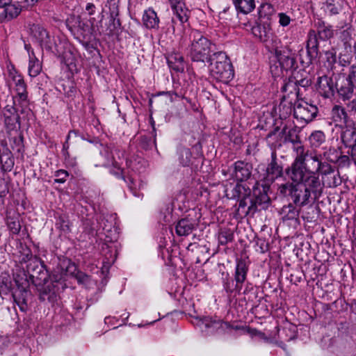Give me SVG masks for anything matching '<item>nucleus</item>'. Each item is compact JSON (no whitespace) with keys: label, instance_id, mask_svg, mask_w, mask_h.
Wrapping results in <instances>:
<instances>
[{"label":"nucleus","instance_id":"nucleus-47","mask_svg":"<svg viewBox=\"0 0 356 356\" xmlns=\"http://www.w3.org/2000/svg\"><path fill=\"white\" fill-rule=\"evenodd\" d=\"M352 60V56L349 54L339 53L338 56V63L342 67L348 66Z\"/></svg>","mask_w":356,"mask_h":356},{"label":"nucleus","instance_id":"nucleus-11","mask_svg":"<svg viewBox=\"0 0 356 356\" xmlns=\"http://www.w3.org/2000/svg\"><path fill=\"white\" fill-rule=\"evenodd\" d=\"M253 35L261 42L268 43L273 40V32L269 19H259L252 27Z\"/></svg>","mask_w":356,"mask_h":356},{"label":"nucleus","instance_id":"nucleus-53","mask_svg":"<svg viewBox=\"0 0 356 356\" xmlns=\"http://www.w3.org/2000/svg\"><path fill=\"white\" fill-rule=\"evenodd\" d=\"M279 23L282 26H286L290 24L291 18L286 14L280 13L278 14Z\"/></svg>","mask_w":356,"mask_h":356},{"label":"nucleus","instance_id":"nucleus-16","mask_svg":"<svg viewBox=\"0 0 356 356\" xmlns=\"http://www.w3.org/2000/svg\"><path fill=\"white\" fill-rule=\"evenodd\" d=\"M331 119L335 124V127L340 129L348 124H353V120L350 119L342 106L334 105L331 110Z\"/></svg>","mask_w":356,"mask_h":356},{"label":"nucleus","instance_id":"nucleus-57","mask_svg":"<svg viewBox=\"0 0 356 356\" xmlns=\"http://www.w3.org/2000/svg\"><path fill=\"white\" fill-rule=\"evenodd\" d=\"M110 17H118L119 15L118 6L114 2L109 7Z\"/></svg>","mask_w":356,"mask_h":356},{"label":"nucleus","instance_id":"nucleus-17","mask_svg":"<svg viewBox=\"0 0 356 356\" xmlns=\"http://www.w3.org/2000/svg\"><path fill=\"white\" fill-rule=\"evenodd\" d=\"M276 56L282 69L286 71L296 68V60L291 51L287 48L276 51Z\"/></svg>","mask_w":356,"mask_h":356},{"label":"nucleus","instance_id":"nucleus-39","mask_svg":"<svg viewBox=\"0 0 356 356\" xmlns=\"http://www.w3.org/2000/svg\"><path fill=\"white\" fill-rule=\"evenodd\" d=\"M122 29V24L120 19L118 17H110L109 25L106 29V34L108 36L119 35Z\"/></svg>","mask_w":356,"mask_h":356},{"label":"nucleus","instance_id":"nucleus-37","mask_svg":"<svg viewBox=\"0 0 356 356\" xmlns=\"http://www.w3.org/2000/svg\"><path fill=\"white\" fill-rule=\"evenodd\" d=\"M178 160L182 166H189L191 163L192 153L190 149L179 147L177 150Z\"/></svg>","mask_w":356,"mask_h":356},{"label":"nucleus","instance_id":"nucleus-1","mask_svg":"<svg viewBox=\"0 0 356 356\" xmlns=\"http://www.w3.org/2000/svg\"><path fill=\"white\" fill-rule=\"evenodd\" d=\"M321 159V154L314 151L305 149V148L299 149L293 163L285 170V172L293 174L296 180L306 178L310 185L316 186L317 184L321 183L316 173Z\"/></svg>","mask_w":356,"mask_h":356},{"label":"nucleus","instance_id":"nucleus-19","mask_svg":"<svg viewBox=\"0 0 356 356\" xmlns=\"http://www.w3.org/2000/svg\"><path fill=\"white\" fill-rule=\"evenodd\" d=\"M281 133L284 135V143H292V149L296 154L298 153L299 149L305 148L298 135V131L296 128L284 127Z\"/></svg>","mask_w":356,"mask_h":356},{"label":"nucleus","instance_id":"nucleus-41","mask_svg":"<svg viewBox=\"0 0 356 356\" xmlns=\"http://www.w3.org/2000/svg\"><path fill=\"white\" fill-rule=\"evenodd\" d=\"M309 139L312 146L318 147L325 141V136L321 131H315L311 134Z\"/></svg>","mask_w":356,"mask_h":356},{"label":"nucleus","instance_id":"nucleus-50","mask_svg":"<svg viewBox=\"0 0 356 356\" xmlns=\"http://www.w3.org/2000/svg\"><path fill=\"white\" fill-rule=\"evenodd\" d=\"M326 59L328 67H330L331 70L336 69L335 64L337 63L336 54L332 52H327Z\"/></svg>","mask_w":356,"mask_h":356},{"label":"nucleus","instance_id":"nucleus-62","mask_svg":"<svg viewBox=\"0 0 356 356\" xmlns=\"http://www.w3.org/2000/svg\"><path fill=\"white\" fill-rule=\"evenodd\" d=\"M278 131V127H276L273 131H270L266 136V140H269L273 136L275 135L276 132Z\"/></svg>","mask_w":356,"mask_h":356},{"label":"nucleus","instance_id":"nucleus-6","mask_svg":"<svg viewBox=\"0 0 356 356\" xmlns=\"http://www.w3.org/2000/svg\"><path fill=\"white\" fill-rule=\"evenodd\" d=\"M248 267L243 259H238L234 273V280L225 278L223 282V287L228 294L232 293L239 294L242 286L247 277Z\"/></svg>","mask_w":356,"mask_h":356},{"label":"nucleus","instance_id":"nucleus-54","mask_svg":"<svg viewBox=\"0 0 356 356\" xmlns=\"http://www.w3.org/2000/svg\"><path fill=\"white\" fill-rule=\"evenodd\" d=\"M75 278L80 284H86L90 280L89 276L82 272H77L75 275Z\"/></svg>","mask_w":356,"mask_h":356},{"label":"nucleus","instance_id":"nucleus-60","mask_svg":"<svg viewBox=\"0 0 356 356\" xmlns=\"http://www.w3.org/2000/svg\"><path fill=\"white\" fill-rule=\"evenodd\" d=\"M161 94V95H167L168 97H169L170 100H171V102H172L174 100L173 99V96L178 97L177 93L174 92V91L163 92Z\"/></svg>","mask_w":356,"mask_h":356},{"label":"nucleus","instance_id":"nucleus-48","mask_svg":"<svg viewBox=\"0 0 356 356\" xmlns=\"http://www.w3.org/2000/svg\"><path fill=\"white\" fill-rule=\"evenodd\" d=\"M294 184L295 183H293V181L291 183L288 182L284 184H281L278 188V191L281 195H289L291 196V191L293 189Z\"/></svg>","mask_w":356,"mask_h":356},{"label":"nucleus","instance_id":"nucleus-46","mask_svg":"<svg viewBox=\"0 0 356 356\" xmlns=\"http://www.w3.org/2000/svg\"><path fill=\"white\" fill-rule=\"evenodd\" d=\"M58 227L64 232H70L69 220L65 216H60L56 222Z\"/></svg>","mask_w":356,"mask_h":356},{"label":"nucleus","instance_id":"nucleus-21","mask_svg":"<svg viewBox=\"0 0 356 356\" xmlns=\"http://www.w3.org/2000/svg\"><path fill=\"white\" fill-rule=\"evenodd\" d=\"M76 24L77 33L79 34L77 39L83 44L88 45L92 37V25H90L88 22L80 18L78 19Z\"/></svg>","mask_w":356,"mask_h":356},{"label":"nucleus","instance_id":"nucleus-30","mask_svg":"<svg viewBox=\"0 0 356 356\" xmlns=\"http://www.w3.org/2000/svg\"><path fill=\"white\" fill-rule=\"evenodd\" d=\"M238 211L241 212L245 216L250 213H254L256 210V205L251 197L238 199Z\"/></svg>","mask_w":356,"mask_h":356},{"label":"nucleus","instance_id":"nucleus-23","mask_svg":"<svg viewBox=\"0 0 356 356\" xmlns=\"http://www.w3.org/2000/svg\"><path fill=\"white\" fill-rule=\"evenodd\" d=\"M319 165L318 168V170L316 173L321 175L323 179H324L325 176L332 175V180H329L327 181L326 184L327 187H336L339 184L336 176L334 175V168L330 164L326 162H323L322 159L319 163Z\"/></svg>","mask_w":356,"mask_h":356},{"label":"nucleus","instance_id":"nucleus-25","mask_svg":"<svg viewBox=\"0 0 356 356\" xmlns=\"http://www.w3.org/2000/svg\"><path fill=\"white\" fill-rule=\"evenodd\" d=\"M336 89L342 100L346 101L350 100L353 97L355 88L346 77L339 84L336 85Z\"/></svg>","mask_w":356,"mask_h":356},{"label":"nucleus","instance_id":"nucleus-3","mask_svg":"<svg viewBox=\"0 0 356 356\" xmlns=\"http://www.w3.org/2000/svg\"><path fill=\"white\" fill-rule=\"evenodd\" d=\"M210 75L219 82L228 83L234 78L232 63L225 52L213 53L209 58Z\"/></svg>","mask_w":356,"mask_h":356},{"label":"nucleus","instance_id":"nucleus-14","mask_svg":"<svg viewBox=\"0 0 356 356\" xmlns=\"http://www.w3.org/2000/svg\"><path fill=\"white\" fill-rule=\"evenodd\" d=\"M17 289L13 293L14 302L19 307L22 312H26L28 309L27 298L30 291L27 289L29 280H26L25 283L19 284L16 280Z\"/></svg>","mask_w":356,"mask_h":356},{"label":"nucleus","instance_id":"nucleus-34","mask_svg":"<svg viewBox=\"0 0 356 356\" xmlns=\"http://www.w3.org/2000/svg\"><path fill=\"white\" fill-rule=\"evenodd\" d=\"M251 190L246 185L237 182L236 185L232 190V197L241 199L250 197Z\"/></svg>","mask_w":356,"mask_h":356},{"label":"nucleus","instance_id":"nucleus-26","mask_svg":"<svg viewBox=\"0 0 356 356\" xmlns=\"http://www.w3.org/2000/svg\"><path fill=\"white\" fill-rule=\"evenodd\" d=\"M142 21L143 25L148 29H158L159 27V18L152 8L144 11Z\"/></svg>","mask_w":356,"mask_h":356},{"label":"nucleus","instance_id":"nucleus-18","mask_svg":"<svg viewBox=\"0 0 356 356\" xmlns=\"http://www.w3.org/2000/svg\"><path fill=\"white\" fill-rule=\"evenodd\" d=\"M4 126L8 133L16 129L17 124L20 127V117L16 108L7 105L3 110Z\"/></svg>","mask_w":356,"mask_h":356},{"label":"nucleus","instance_id":"nucleus-12","mask_svg":"<svg viewBox=\"0 0 356 356\" xmlns=\"http://www.w3.org/2000/svg\"><path fill=\"white\" fill-rule=\"evenodd\" d=\"M318 42L317 34L316 33L315 31L311 30L308 33V38L307 41V58L305 60H300L303 67H307L312 64V60L318 57Z\"/></svg>","mask_w":356,"mask_h":356},{"label":"nucleus","instance_id":"nucleus-32","mask_svg":"<svg viewBox=\"0 0 356 356\" xmlns=\"http://www.w3.org/2000/svg\"><path fill=\"white\" fill-rule=\"evenodd\" d=\"M6 225L8 229L13 234H18L22 228L19 214L13 213V215H7Z\"/></svg>","mask_w":356,"mask_h":356},{"label":"nucleus","instance_id":"nucleus-15","mask_svg":"<svg viewBox=\"0 0 356 356\" xmlns=\"http://www.w3.org/2000/svg\"><path fill=\"white\" fill-rule=\"evenodd\" d=\"M252 170V164L243 161H237L233 164L232 175L237 182H243L250 178Z\"/></svg>","mask_w":356,"mask_h":356},{"label":"nucleus","instance_id":"nucleus-42","mask_svg":"<svg viewBox=\"0 0 356 356\" xmlns=\"http://www.w3.org/2000/svg\"><path fill=\"white\" fill-rule=\"evenodd\" d=\"M234 240V233L229 229H223L219 232L218 241L222 245H227Z\"/></svg>","mask_w":356,"mask_h":356},{"label":"nucleus","instance_id":"nucleus-40","mask_svg":"<svg viewBox=\"0 0 356 356\" xmlns=\"http://www.w3.org/2000/svg\"><path fill=\"white\" fill-rule=\"evenodd\" d=\"M333 35V30L330 26H325L323 22L318 23V35L320 39L323 40H327Z\"/></svg>","mask_w":356,"mask_h":356},{"label":"nucleus","instance_id":"nucleus-45","mask_svg":"<svg viewBox=\"0 0 356 356\" xmlns=\"http://www.w3.org/2000/svg\"><path fill=\"white\" fill-rule=\"evenodd\" d=\"M254 193H256L255 190H254ZM256 197L253 200L254 203L256 205V210L257 209V205H261L262 204H268L270 201V198L268 196L267 193L264 191L263 193L259 195L255 194Z\"/></svg>","mask_w":356,"mask_h":356},{"label":"nucleus","instance_id":"nucleus-29","mask_svg":"<svg viewBox=\"0 0 356 356\" xmlns=\"http://www.w3.org/2000/svg\"><path fill=\"white\" fill-rule=\"evenodd\" d=\"M293 79L294 83L297 86H300L304 88L309 87L312 84V80L307 72L305 70H299L293 72Z\"/></svg>","mask_w":356,"mask_h":356},{"label":"nucleus","instance_id":"nucleus-55","mask_svg":"<svg viewBox=\"0 0 356 356\" xmlns=\"http://www.w3.org/2000/svg\"><path fill=\"white\" fill-rule=\"evenodd\" d=\"M346 105L348 111L350 113L356 115V98L349 100Z\"/></svg>","mask_w":356,"mask_h":356},{"label":"nucleus","instance_id":"nucleus-28","mask_svg":"<svg viewBox=\"0 0 356 356\" xmlns=\"http://www.w3.org/2000/svg\"><path fill=\"white\" fill-rule=\"evenodd\" d=\"M167 63L170 68L180 72L184 70V58L178 53H173L167 57Z\"/></svg>","mask_w":356,"mask_h":356},{"label":"nucleus","instance_id":"nucleus-43","mask_svg":"<svg viewBox=\"0 0 356 356\" xmlns=\"http://www.w3.org/2000/svg\"><path fill=\"white\" fill-rule=\"evenodd\" d=\"M202 324L204 327L208 330L210 332H214L217 331L219 328L222 327V321L218 320H213L210 318H206L204 319Z\"/></svg>","mask_w":356,"mask_h":356},{"label":"nucleus","instance_id":"nucleus-20","mask_svg":"<svg viewBox=\"0 0 356 356\" xmlns=\"http://www.w3.org/2000/svg\"><path fill=\"white\" fill-rule=\"evenodd\" d=\"M266 175L267 178L271 181H274L283 175V167L278 163L275 152H273L271 154V161L266 168Z\"/></svg>","mask_w":356,"mask_h":356},{"label":"nucleus","instance_id":"nucleus-27","mask_svg":"<svg viewBox=\"0 0 356 356\" xmlns=\"http://www.w3.org/2000/svg\"><path fill=\"white\" fill-rule=\"evenodd\" d=\"M8 1L3 0L1 3H0V8L2 9V12L0 14H3L5 18L10 20L18 16L21 12V8L19 5L8 3Z\"/></svg>","mask_w":356,"mask_h":356},{"label":"nucleus","instance_id":"nucleus-24","mask_svg":"<svg viewBox=\"0 0 356 356\" xmlns=\"http://www.w3.org/2000/svg\"><path fill=\"white\" fill-rule=\"evenodd\" d=\"M73 138L74 143H77L79 140H83L85 138L82 134H81L78 131L71 130L69 131L65 142L63 145V154L65 157V161L70 165L74 166L76 165V162L74 161H70V154L68 152L69 149V140Z\"/></svg>","mask_w":356,"mask_h":356},{"label":"nucleus","instance_id":"nucleus-9","mask_svg":"<svg viewBox=\"0 0 356 356\" xmlns=\"http://www.w3.org/2000/svg\"><path fill=\"white\" fill-rule=\"evenodd\" d=\"M340 139L346 147L350 149L349 154L356 164V122L348 124L340 129Z\"/></svg>","mask_w":356,"mask_h":356},{"label":"nucleus","instance_id":"nucleus-58","mask_svg":"<svg viewBox=\"0 0 356 356\" xmlns=\"http://www.w3.org/2000/svg\"><path fill=\"white\" fill-rule=\"evenodd\" d=\"M7 183L3 178L0 177V197L5 196L8 192Z\"/></svg>","mask_w":356,"mask_h":356},{"label":"nucleus","instance_id":"nucleus-63","mask_svg":"<svg viewBox=\"0 0 356 356\" xmlns=\"http://www.w3.org/2000/svg\"><path fill=\"white\" fill-rule=\"evenodd\" d=\"M351 49H352L351 51L353 53V56H354L355 60H356V40L354 42Z\"/></svg>","mask_w":356,"mask_h":356},{"label":"nucleus","instance_id":"nucleus-5","mask_svg":"<svg viewBox=\"0 0 356 356\" xmlns=\"http://www.w3.org/2000/svg\"><path fill=\"white\" fill-rule=\"evenodd\" d=\"M26 272L29 280L35 286H42L47 283L49 278L51 282H58L62 279L61 275H49L40 259H33L30 264L26 265Z\"/></svg>","mask_w":356,"mask_h":356},{"label":"nucleus","instance_id":"nucleus-64","mask_svg":"<svg viewBox=\"0 0 356 356\" xmlns=\"http://www.w3.org/2000/svg\"><path fill=\"white\" fill-rule=\"evenodd\" d=\"M133 184V179L131 178H129L128 185L131 189H132V186H131V184Z\"/></svg>","mask_w":356,"mask_h":356},{"label":"nucleus","instance_id":"nucleus-38","mask_svg":"<svg viewBox=\"0 0 356 356\" xmlns=\"http://www.w3.org/2000/svg\"><path fill=\"white\" fill-rule=\"evenodd\" d=\"M12 289V278L6 272L0 274V295L8 294Z\"/></svg>","mask_w":356,"mask_h":356},{"label":"nucleus","instance_id":"nucleus-13","mask_svg":"<svg viewBox=\"0 0 356 356\" xmlns=\"http://www.w3.org/2000/svg\"><path fill=\"white\" fill-rule=\"evenodd\" d=\"M316 90L324 98H332L334 95L336 84L332 77L327 75L320 76L317 79Z\"/></svg>","mask_w":356,"mask_h":356},{"label":"nucleus","instance_id":"nucleus-36","mask_svg":"<svg viewBox=\"0 0 356 356\" xmlns=\"http://www.w3.org/2000/svg\"><path fill=\"white\" fill-rule=\"evenodd\" d=\"M293 106L290 101H287L284 97L278 106L279 115L280 118L286 119L291 114L293 111Z\"/></svg>","mask_w":356,"mask_h":356},{"label":"nucleus","instance_id":"nucleus-8","mask_svg":"<svg viewBox=\"0 0 356 356\" xmlns=\"http://www.w3.org/2000/svg\"><path fill=\"white\" fill-rule=\"evenodd\" d=\"M13 80L15 82V91L17 95L13 97V107L16 108V112L24 113L29 107L28 93L26 85L23 77L19 74L13 76Z\"/></svg>","mask_w":356,"mask_h":356},{"label":"nucleus","instance_id":"nucleus-31","mask_svg":"<svg viewBox=\"0 0 356 356\" xmlns=\"http://www.w3.org/2000/svg\"><path fill=\"white\" fill-rule=\"evenodd\" d=\"M29 51V74L31 76L35 77L38 76L42 70V65L40 60L35 57L34 51Z\"/></svg>","mask_w":356,"mask_h":356},{"label":"nucleus","instance_id":"nucleus-7","mask_svg":"<svg viewBox=\"0 0 356 356\" xmlns=\"http://www.w3.org/2000/svg\"><path fill=\"white\" fill-rule=\"evenodd\" d=\"M103 154L106 159V162L104 165H111L113 166V168L111 170V172L117 177L121 178L124 181H127L125 179L124 169L121 167L122 163V161L124 156V152L119 149L118 148H111L109 147H106L104 149Z\"/></svg>","mask_w":356,"mask_h":356},{"label":"nucleus","instance_id":"nucleus-35","mask_svg":"<svg viewBox=\"0 0 356 356\" xmlns=\"http://www.w3.org/2000/svg\"><path fill=\"white\" fill-rule=\"evenodd\" d=\"M236 8L241 13L248 14L255 8L254 0H233Z\"/></svg>","mask_w":356,"mask_h":356},{"label":"nucleus","instance_id":"nucleus-49","mask_svg":"<svg viewBox=\"0 0 356 356\" xmlns=\"http://www.w3.org/2000/svg\"><path fill=\"white\" fill-rule=\"evenodd\" d=\"M69 176L67 171L65 170H58L55 172V177L56 179H54L55 183L63 184L65 182L67 177Z\"/></svg>","mask_w":356,"mask_h":356},{"label":"nucleus","instance_id":"nucleus-59","mask_svg":"<svg viewBox=\"0 0 356 356\" xmlns=\"http://www.w3.org/2000/svg\"><path fill=\"white\" fill-rule=\"evenodd\" d=\"M86 10L89 15H92L95 13V6L92 3H88L86 5Z\"/></svg>","mask_w":356,"mask_h":356},{"label":"nucleus","instance_id":"nucleus-33","mask_svg":"<svg viewBox=\"0 0 356 356\" xmlns=\"http://www.w3.org/2000/svg\"><path fill=\"white\" fill-rule=\"evenodd\" d=\"M176 17L180 21L181 24L188 22L191 11L186 7L185 3H181L179 5L172 8Z\"/></svg>","mask_w":356,"mask_h":356},{"label":"nucleus","instance_id":"nucleus-56","mask_svg":"<svg viewBox=\"0 0 356 356\" xmlns=\"http://www.w3.org/2000/svg\"><path fill=\"white\" fill-rule=\"evenodd\" d=\"M350 38V34L348 31H343L341 33V38L343 41H344L343 44L346 49L348 47L351 49V45L348 41Z\"/></svg>","mask_w":356,"mask_h":356},{"label":"nucleus","instance_id":"nucleus-10","mask_svg":"<svg viewBox=\"0 0 356 356\" xmlns=\"http://www.w3.org/2000/svg\"><path fill=\"white\" fill-rule=\"evenodd\" d=\"M318 111L316 105L302 100L296 104L293 107L294 117L305 124L312 122L316 118Z\"/></svg>","mask_w":356,"mask_h":356},{"label":"nucleus","instance_id":"nucleus-22","mask_svg":"<svg viewBox=\"0 0 356 356\" xmlns=\"http://www.w3.org/2000/svg\"><path fill=\"white\" fill-rule=\"evenodd\" d=\"M197 225L193 219L181 218L175 225V232L179 236H187L196 229Z\"/></svg>","mask_w":356,"mask_h":356},{"label":"nucleus","instance_id":"nucleus-52","mask_svg":"<svg viewBox=\"0 0 356 356\" xmlns=\"http://www.w3.org/2000/svg\"><path fill=\"white\" fill-rule=\"evenodd\" d=\"M346 78L353 83L356 90V64L353 65L348 72Z\"/></svg>","mask_w":356,"mask_h":356},{"label":"nucleus","instance_id":"nucleus-51","mask_svg":"<svg viewBox=\"0 0 356 356\" xmlns=\"http://www.w3.org/2000/svg\"><path fill=\"white\" fill-rule=\"evenodd\" d=\"M325 7L326 12H327L330 15H337L340 10V6L335 3L327 2Z\"/></svg>","mask_w":356,"mask_h":356},{"label":"nucleus","instance_id":"nucleus-61","mask_svg":"<svg viewBox=\"0 0 356 356\" xmlns=\"http://www.w3.org/2000/svg\"><path fill=\"white\" fill-rule=\"evenodd\" d=\"M172 8H175L176 6L179 5V3H183L184 0H168Z\"/></svg>","mask_w":356,"mask_h":356},{"label":"nucleus","instance_id":"nucleus-4","mask_svg":"<svg viewBox=\"0 0 356 356\" xmlns=\"http://www.w3.org/2000/svg\"><path fill=\"white\" fill-rule=\"evenodd\" d=\"M191 44L188 48V56L194 62H202L209 60L211 55V42L200 31L192 30L190 33Z\"/></svg>","mask_w":356,"mask_h":356},{"label":"nucleus","instance_id":"nucleus-44","mask_svg":"<svg viewBox=\"0 0 356 356\" xmlns=\"http://www.w3.org/2000/svg\"><path fill=\"white\" fill-rule=\"evenodd\" d=\"M33 259H39L36 256H33L31 250L26 247L25 248H23L20 262L21 263H27V264H30V263L33 260Z\"/></svg>","mask_w":356,"mask_h":356},{"label":"nucleus","instance_id":"nucleus-2","mask_svg":"<svg viewBox=\"0 0 356 356\" xmlns=\"http://www.w3.org/2000/svg\"><path fill=\"white\" fill-rule=\"evenodd\" d=\"M289 179L295 183L293 189L291 191V198L293 202L298 207H304L309 203L311 195H314V199L319 197L322 193L321 184L318 183L316 186H312L307 182V179L302 178L296 179L293 174L286 172Z\"/></svg>","mask_w":356,"mask_h":356}]
</instances>
